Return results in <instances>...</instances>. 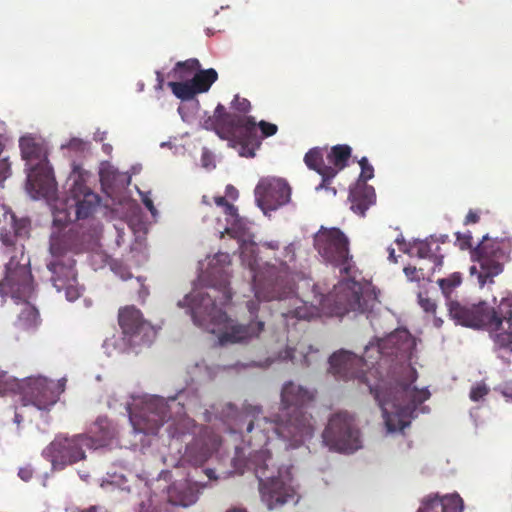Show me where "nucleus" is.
<instances>
[{
	"label": "nucleus",
	"instance_id": "c9c22d12",
	"mask_svg": "<svg viewBox=\"0 0 512 512\" xmlns=\"http://www.w3.org/2000/svg\"><path fill=\"white\" fill-rule=\"evenodd\" d=\"M418 303L425 312L433 314L436 312V302L428 296L427 292H420L418 294Z\"/></svg>",
	"mask_w": 512,
	"mask_h": 512
},
{
	"label": "nucleus",
	"instance_id": "6e6d98bb",
	"mask_svg": "<svg viewBox=\"0 0 512 512\" xmlns=\"http://www.w3.org/2000/svg\"><path fill=\"white\" fill-rule=\"evenodd\" d=\"M215 204L220 207H225L229 202L224 196H218L214 198Z\"/></svg>",
	"mask_w": 512,
	"mask_h": 512
},
{
	"label": "nucleus",
	"instance_id": "864d4df0",
	"mask_svg": "<svg viewBox=\"0 0 512 512\" xmlns=\"http://www.w3.org/2000/svg\"><path fill=\"white\" fill-rule=\"evenodd\" d=\"M224 211L227 215H230V216H235L236 215V212H237V209L236 207L231 204V203H228L225 207H224Z\"/></svg>",
	"mask_w": 512,
	"mask_h": 512
},
{
	"label": "nucleus",
	"instance_id": "de8ad7c7",
	"mask_svg": "<svg viewBox=\"0 0 512 512\" xmlns=\"http://www.w3.org/2000/svg\"><path fill=\"white\" fill-rule=\"evenodd\" d=\"M479 220H480V216H479L478 212L474 211V210H469V212L467 213V215L465 217L464 224L465 225L475 224V223L479 222Z\"/></svg>",
	"mask_w": 512,
	"mask_h": 512
},
{
	"label": "nucleus",
	"instance_id": "774afa93",
	"mask_svg": "<svg viewBox=\"0 0 512 512\" xmlns=\"http://www.w3.org/2000/svg\"><path fill=\"white\" fill-rule=\"evenodd\" d=\"M227 190H229V192H232V190H234V188H233V186H228Z\"/></svg>",
	"mask_w": 512,
	"mask_h": 512
},
{
	"label": "nucleus",
	"instance_id": "4c0bfd02",
	"mask_svg": "<svg viewBox=\"0 0 512 512\" xmlns=\"http://www.w3.org/2000/svg\"><path fill=\"white\" fill-rule=\"evenodd\" d=\"M296 353V348H286V350L284 351V355L282 356V358L284 360H290L292 361L293 363H297L298 362V359L295 355ZM299 362H301V364L303 366H309L311 364L310 360L308 359V356L305 354V355H302V358L299 359Z\"/></svg>",
	"mask_w": 512,
	"mask_h": 512
},
{
	"label": "nucleus",
	"instance_id": "09e8293b",
	"mask_svg": "<svg viewBox=\"0 0 512 512\" xmlns=\"http://www.w3.org/2000/svg\"><path fill=\"white\" fill-rule=\"evenodd\" d=\"M247 309L251 315V317H256L258 310H259V304L257 301L250 300L247 302Z\"/></svg>",
	"mask_w": 512,
	"mask_h": 512
},
{
	"label": "nucleus",
	"instance_id": "052dcab7",
	"mask_svg": "<svg viewBox=\"0 0 512 512\" xmlns=\"http://www.w3.org/2000/svg\"><path fill=\"white\" fill-rule=\"evenodd\" d=\"M185 434H186V432H185V431H183V430H181L180 428H178V427H177V428H176V433H175V434H173V436H177V437H179V436H184Z\"/></svg>",
	"mask_w": 512,
	"mask_h": 512
},
{
	"label": "nucleus",
	"instance_id": "4be33fe9",
	"mask_svg": "<svg viewBox=\"0 0 512 512\" xmlns=\"http://www.w3.org/2000/svg\"><path fill=\"white\" fill-rule=\"evenodd\" d=\"M66 252L64 251L61 255H52L54 259L47 265L52 272L51 280L58 290L71 287L76 282L75 260L66 257Z\"/></svg>",
	"mask_w": 512,
	"mask_h": 512
},
{
	"label": "nucleus",
	"instance_id": "6ab92c4d",
	"mask_svg": "<svg viewBox=\"0 0 512 512\" xmlns=\"http://www.w3.org/2000/svg\"><path fill=\"white\" fill-rule=\"evenodd\" d=\"M27 191L34 199L45 198L50 200L56 194V182L51 168L48 165H35L28 168Z\"/></svg>",
	"mask_w": 512,
	"mask_h": 512
},
{
	"label": "nucleus",
	"instance_id": "8fccbe9b",
	"mask_svg": "<svg viewBox=\"0 0 512 512\" xmlns=\"http://www.w3.org/2000/svg\"><path fill=\"white\" fill-rule=\"evenodd\" d=\"M262 245L263 247L271 250H278L280 247V243L276 240L266 241Z\"/></svg>",
	"mask_w": 512,
	"mask_h": 512
},
{
	"label": "nucleus",
	"instance_id": "412c9836",
	"mask_svg": "<svg viewBox=\"0 0 512 512\" xmlns=\"http://www.w3.org/2000/svg\"><path fill=\"white\" fill-rule=\"evenodd\" d=\"M69 193L70 196L67 203L70 207H75L77 219L88 218L94 212L100 201L99 196L80 178L74 181Z\"/></svg>",
	"mask_w": 512,
	"mask_h": 512
},
{
	"label": "nucleus",
	"instance_id": "c85d7f7f",
	"mask_svg": "<svg viewBox=\"0 0 512 512\" xmlns=\"http://www.w3.org/2000/svg\"><path fill=\"white\" fill-rule=\"evenodd\" d=\"M352 149L349 145L338 144L331 148L326 157L331 168L337 169V173L344 169L351 157Z\"/></svg>",
	"mask_w": 512,
	"mask_h": 512
},
{
	"label": "nucleus",
	"instance_id": "cd10ccee",
	"mask_svg": "<svg viewBox=\"0 0 512 512\" xmlns=\"http://www.w3.org/2000/svg\"><path fill=\"white\" fill-rule=\"evenodd\" d=\"M411 253L422 259H429L433 263L432 271L443 265L444 255L441 247L435 240H418L411 245Z\"/></svg>",
	"mask_w": 512,
	"mask_h": 512
},
{
	"label": "nucleus",
	"instance_id": "9b49d317",
	"mask_svg": "<svg viewBox=\"0 0 512 512\" xmlns=\"http://www.w3.org/2000/svg\"><path fill=\"white\" fill-rule=\"evenodd\" d=\"M512 243L508 238L483 236L482 241L471 251V258L480 266L477 278L481 287L493 283L494 277L503 272L504 264L510 260Z\"/></svg>",
	"mask_w": 512,
	"mask_h": 512
},
{
	"label": "nucleus",
	"instance_id": "393cba45",
	"mask_svg": "<svg viewBox=\"0 0 512 512\" xmlns=\"http://www.w3.org/2000/svg\"><path fill=\"white\" fill-rule=\"evenodd\" d=\"M198 495L197 485L187 479L174 482L167 490L168 501L175 506L188 507L193 505L197 501Z\"/></svg>",
	"mask_w": 512,
	"mask_h": 512
},
{
	"label": "nucleus",
	"instance_id": "6e6552de",
	"mask_svg": "<svg viewBox=\"0 0 512 512\" xmlns=\"http://www.w3.org/2000/svg\"><path fill=\"white\" fill-rule=\"evenodd\" d=\"M275 259L279 266L266 263L257 269L256 260L249 263L253 273V289L258 301L281 300L294 293V279L288 264L296 259L295 245H286L281 255Z\"/></svg>",
	"mask_w": 512,
	"mask_h": 512
},
{
	"label": "nucleus",
	"instance_id": "37998d69",
	"mask_svg": "<svg viewBox=\"0 0 512 512\" xmlns=\"http://www.w3.org/2000/svg\"><path fill=\"white\" fill-rule=\"evenodd\" d=\"M34 474V470L31 465H26L24 467L19 468L18 476L25 482H28L32 479Z\"/></svg>",
	"mask_w": 512,
	"mask_h": 512
},
{
	"label": "nucleus",
	"instance_id": "5701e85b",
	"mask_svg": "<svg viewBox=\"0 0 512 512\" xmlns=\"http://www.w3.org/2000/svg\"><path fill=\"white\" fill-rule=\"evenodd\" d=\"M326 150L320 147L310 149L304 156V162L311 170L316 171L322 176L321 183L315 188L316 191L321 189L331 190L333 195L336 194L335 188H330L331 180L337 175V169L331 168L325 164L324 155Z\"/></svg>",
	"mask_w": 512,
	"mask_h": 512
},
{
	"label": "nucleus",
	"instance_id": "0eeeda50",
	"mask_svg": "<svg viewBox=\"0 0 512 512\" xmlns=\"http://www.w3.org/2000/svg\"><path fill=\"white\" fill-rule=\"evenodd\" d=\"M91 433L95 435L88 433L73 436L57 435L42 451V455L51 462L53 470H63L69 465L86 459V449L102 447L112 438V432L104 420H97Z\"/></svg>",
	"mask_w": 512,
	"mask_h": 512
},
{
	"label": "nucleus",
	"instance_id": "bb28decb",
	"mask_svg": "<svg viewBox=\"0 0 512 512\" xmlns=\"http://www.w3.org/2000/svg\"><path fill=\"white\" fill-rule=\"evenodd\" d=\"M348 199L351 203V210L364 216L365 212L376 201L375 190L367 183H356L354 187L350 188Z\"/></svg>",
	"mask_w": 512,
	"mask_h": 512
},
{
	"label": "nucleus",
	"instance_id": "1a4fd4ad",
	"mask_svg": "<svg viewBox=\"0 0 512 512\" xmlns=\"http://www.w3.org/2000/svg\"><path fill=\"white\" fill-rule=\"evenodd\" d=\"M33 291L29 259L25 263H19L15 257H11L6 264L5 278L0 281V294L2 297L10 295L17 305L21 304L20 313L14 323L19 331L34 330L40 322L38 310L27 301Z\"/></svg>",
	"mask_w": 512,
	"mask_h": 512
},
{
	"label": "nucleus",
	"instance_id": "bf43d9fd",
	"mask_svg": "<svg viewBox=\"0 0 512 512\" xmlns=\"http://www.w3.org/2000/svg\"><path fill=\"white\" fill-rule=\"evenodd\" d=\"M443 324V320L441 318L435 317L434 318V326L437 328H440Z\"/></svg>",
	"mask_w": 512,
	"mask_h": 512
},
{
	"label": "nucleus",
	"instance_id": "f03ea898",
	"mask_svg": "<svg viewBox=\"0 0 512 512\" xmlns=\"http://www.w3.org/2000/svg\"><path fill=\"white\" fill-rule=\"evenodd\" d=\"M313 246L323 260L340 269L347 279L339 281L323 299L322 305L333 316L343 317L347 313L371 312L376 299L362 293V286L353 273L355 264L349 250V240L339 228H321L313 237Z\"/></svg>",
	"mask_w": 512,
	"mask_h": 512
},
{
	"label": "nucleus",
	"instance_id": "473e14b6",
	"mask_svg": "<svg viewBox=\"0 0 512 512\" xmlns=\"http://www.w3.org/2000/svg\"><path fill=\"white\" fill-rule=\"evenodd\" d=\"M173 94L182 101L191 100L197 95V92L193 86L192 81H172L168 83Z\"/></svg>",
	"mask_w": 512,
	"mask_h": 512
},
{
	"label": "nucleus",
	"instance_id": "f8f14e48",
	"mask_svg": "<svg viewBox=\"0 0 512 512\" xmlns=\"http://www.w3.org/2000/svg\"><path fill=\"white\" fill-rule=\"evenodd\" d=\"M134 430L146 435L156 434L171 418L170 405L163 398L152 396L135 400L127 407Z\"/></svg>",
	"mask_w": 512,
	"mask_h": 512
},
{
	"label": "nucleus",
	"instance_id": "9d476101",
	"mask_svg": "<svg viewBox=\"0 0 512 512\" xmlns=\"http://www.w3.org/2000/svg\"><path fill=\"white\" fill-rule=\"evenodd\" d=\"M382 410L386 428L389 432L403 431L410 424V417L418 404L428 399V390H417L410 385H399L396 392L384 391L381 387H370Z\"/></svg>",
	"mask_w": 512,
	"mask_h": 512
},
{
	"label": "nucleus",
	"instance_id": "603ef678",
	"mask_svg": "<svg viewBox=\"0 0 512 512\" xmlns=\"http://www.w3.org/2000/svg\"><path fill=\"white\" fill-rule=\"evenodd\" d=\"M502 393L505 397L512 399V383H506Z\"/></svg>",
	"mask_w": 512,
	"mask_h": 512
},
{
	"label": "nucleus",
	"instance_id": "a19ab883",
	"mask_svg": "<svg viewBox=\"0 0 512 512\" xmlns=\"http://www.w3.org/2000/svg\"><path fill=\"white\" fill-rule=\"evenodd\" d=\"M11 175V163L7 157L0 158V185Z\"/></svg>",
	"mask_w": 512,
	"mask_h": 512
},
{
	"label": "nucleus",
	"instance_id": "b1692460",
	"mask_svg": "<svg viewBox=\"0 0 512 512\" xmlns=\"http://www.w3.org/2000/svg\"><path fill=\"white\" fill-rule=\"evenodd\" d=\"M463 507V500L458 494L443 497L435 494L425 497L417 512H462Z\"/></svg>",
	"mask_w": 512,
	"mask_h": 512
},
{
	"label": "nucleus",
	"instance_id": "680f3d73",
	"mask_svg": "<svg viewBox=\"0 0 512 512\" xmlns=\"http://www.w3.org/2000/svg\"><path fill=\"white\" fill-rule=\"evenodd\" d=\"M227 512H247V511L244 509H241V508H233Z\"/></svg>",
	"mask_w": 512,
	"mask_h": 512
},
{
	"label": "nucleus",
	"instance_id": "dca6fc26",
	"mask_svg": "<svg viewBox=\"0 0 512 512\" xmlns=\"http://www.w3.org/2000/svg\"><path fill=\"white\" fill-rule=\"evenodd\" d=\"M65 389V380L55 383L43 377L28 378L22 386L23 399L40 410H48Z\"/></svg>",
	"mask_w": 512,
	"mask_h": 512
},
{
	"label": "nucleus",
	"instance_id": "58836bf2",
	"mask_svg": "<svg viewBox=\"0 0 512 512\" xmlns=\"http://www.w3.org/2000/svg\"><path fill=\"white\" fill-rule=\"evenodd\" d=\"M489 392V388L485 384H476L471 388L470 391V399L474 402H477L483 399Z\"/></svg>",
	"mask_w": 512,
	"mask_h": 512
},
{
	"label": "nucleus",
	"instance_id": "f257e3e1",
	"mask_svg": "<svg viewBox=\"0 0 512 512\" xmlns=\"http://www.w3.org/2000/svg\"><path fill=\"white\" fill-rule=\"evenodd\" d=\"M314 393L293 382L284 384L281 391L280 413L274 420L263 416L260 406L247 404L241 411L235 405L225 404L221 416L234 421L233 432L242 435L248 446H269L271 436L278 437L296 448L310 440L315 431L313 416L307 411Z\"/></svg>",
	"mask_w": 512,
	"mask_h": 512
},
{
	"label": "nucleus",
	"instance_id": "49530a36",
	"mask_svg": "<svg viewBox=\"0 0 512 512\" xmlns=\"http://www.w3.org/2000/svg\"><path fill=\"white\" fill-rule=\"evenodd\" d=\"M0 239L6 247H11L15 243L16 236L11 233L1 232Z\"/></svg>",
	"mask_w": 512,
	"mask_h": 512
},
{
	"label": "nucleus",
	"instance_id": "79ce46f5",
	"mask_svg": "<svg viewBox=\"0 0 512 512\" xmlns=\"http://www.w3.org/2000/svg\"><path fill=\"white\" fill-rule=\"evenodd\" d=\"M405 275L410 280H420L422 277H424V273L422 272V268L417 269L415 266H407L404 268Z\"/></svg>",
	"mask_w": 512,
	"mask_h": 512
},
{
	"label": "nucleus",
	"instance_id": "7ed1b4c3",
	"mask_svg": "<svg viewBox=\"0 0 512 512\" xmlns=\"http://www.w3.org/2000/svg\"><path fill=\"white\" fill-rule=\"evenodd\" d=\"M449 315L462 326L484 329L493 340V350L504 363L510 364L512 356V297H504L497 307L486 302L463 305L450 303Z\"/></svg>",
	"mask_w": 512,
	"mask_h": 512
},
{
	"label": "nucleus",
	"instance_id": "a878e982",
	"mask_svg": "<svg viewBox=\"0 0 512 512\" xmlns=\"http://www.w3.org/2000/svg\"><path fill=\"white\" fill-rule=\"evenodd\" d=\"M21 156L26 161L28 168L35 165H48L46 150L42 143L38 142L32 136H23L19 140Z\"/></svg>",
	"mask_w": 512,
	"mask_h": 512
},
{
	"label": "nucleus",
	"instance_id": "ea45409f",
	"mask_svg": "<svg viewBox=\"0 0 512 512\" xmlns=\"http://www.w3.org/2000/svg\"><path fill=\"white\" fill-rule=\"evenodd\" d=\"M202 167L211 170L216 167L214 154L206 147L202 149L201 154Z\"/></svg>",
	"mask_w": 512,
	"mask_h": 512
},
{
	"label": "nucleus",
	"instance_id": "39448f33",
	"mask_svg": "<svg viewBox=\"0 0 512 512\" xmlns=\"http://www.w3.org/2000/svg\"><path fill=\"white\" fill-rule=\"evenodd\" d=\"M231 108L235 112H228L219 103L213 115L203 121V128L215 132L220 139L228 141L230 147L238 148L240 156L252 158L260 148V137L257 133L255 118L247 115L251 111V103L237 94L231 102Z\"/></svg>",
	"mask_w": 512,
	"mask_h": 512
},
{
	"label": "nucleus",
	"instance_id": "4d7b16f0",
	"mask_svg": "<svg viewBox=\"0 0 512 512\" xmlns=\"http://www.w3.org/2000/svg\"><path fill=\"white\" fill-rule=\"evenodd\" d=\"M217 261H221V262H228L230 263V256L228 253H219L217 256Z\"/></svg>",
	"mask_w": 512,
	"mask_h": 512
},
{
	"label": "nucleus",
	"instance_id": "a18cd8bd",
	"mask_svg": "<svg viewBox=\"0 0 512 512\" xmlns=\"http://www.w3.org/2000/svg\"><path fill=\"white\" fill-rule=\"evenodd\" d=\"M221 288L222 299L219 301V304L225 305L232 299V293L228 288V282L226 280L221 284Z\"/></svg>",
	"mask_w": 512,
	"mask_h": 512
},
{
	"label": "nucleus",
	"instance_id": "3c124183",
	"mask_svg": "<svg viewBox=\"0 0 512 512\" xmlns=\"http://www.w3.org/2000/svg\"><path fill=\"white\" fill-rule=\"evenodd\" d=\"M143 204L152 214H155L156 209L154 207L153 201L149 197L143 198Z\"/></svg>",
	"mask_w": 512,
	"mask_h": 512
},
{
	"label": "nucleus",
	"instance_id": "20e7f679",
	"mask_svg": "<svg viewBox=\"0 0 512 512\" xmlns=\"http://www.w3.org/2000/svg\"><path fill=\"white\" fill-rule=\"evenodd\" d=\"M178 306L187 307L195 325L217 334L221 345L243 343L258 337L264 330V322L251 320L247 325L233 324L226 312L209 293L193 291L178 302Z\"/></svg>",
	"mask_w": 512,
	"mask_h": 512
},
{
	"label": "nucleus",
	"instance_id": "7c9ffc66",
	"mask_svg": "<svg viewBox=\"0 0 512 512\" xmlns=\"http://www.w3.org/2000/svg\"><path fill=\"white\" fill-rule=\"evenodd\" d=\"M402 337L408 340V333L406 331H397L390 334L385 339L380 340L377 346L379 353L387 355L397 354V352L402 349V347L398 345V341Z\"/></svg>",
	"mask_w": 512,
	"mask_h": 512
},
{
	"label": "nucleus",
	"instance_id": "5fc2aeb1",
	"mask_svg": "<svg viewBox=\"0 0 512 512\" xmlns=\"http://www.w3.org/2000/svg\"><path fill=\"white\" fill-rule=\"evenodd\" d=\"M156 78H157V85L156 89L162 90L164 85V77L163 74L159 71L156 72Z\"/></svg>",
	"mask_w": 512,
	"mask_h": 512
},
{
	"label": "nucleus",
	"instance_id": "e2e57ef3",
	"mask_svg": "<svg viewBox=\"0 0 512 512\" xmlns=\"http://www.w3.org/2000/svg\"><path fill=\"white\" fill-rule=\"evenodd\" d=\"M206 473H207L208 477H209V478H211V474L213 473V471H212V470H210V469H208V470L206 471Z\"/></svg>",
	"mask_w": 512,
	"mask_h": 512
},
{
	"label": "nucleus",
	"instance_id": "c756f323",
	"mask_svg": "<svg viewBox=\"0 0 512 512\" xmlns=\"http://www.w3.org/2000/svg\"><path fill=\"white\" fill-rule=\"evenodd\" d=\"M217 80L218 73L213 68L199 69L191 79L197 94L208 92Z\"/></svg>",
	"mask_w": 512,
	"mask_h": 512
},
{
	"label": "nucleus",
	"instance_id": "13d9d810",
	"mask_svg": "<svg viewBox=\"0 0 512 512\" xmlns=\"http://www.w3.org/2000/svg\"><path fill=\"white\" fill-rule=\"evenodd\" d=\"M388 253H389V260L391 262H396V255H395V249L393 247H389L388 248Z\"/></svg>",
	"mask_w": 512,
	"mask_h": 512
},
{
	"label": "nucleus",
	"instance_id": "e433bc0d",
	"mask_svg": "<svg viewBox=\"0 0 512 512\" xmlns=\"http://www.w3.org/2000/svg\"><path fill=\"white\" fill-rule=\"evenodd\" d=\"M261 131V135L258 134L260 137V143L262 142L263 138L271 137L275 135L278 131V127L276 124L266 122L264 120H261L259 123H257V129Z\"/></svg>",
	"mask_w": 512,
	"mask_h": 512
},
{
	"label": "nucleus",
	"instance_id": "c03bdc74",
	"mask_svg": "<svg viewBox=\"0 0 512 512\" xmlns=\"http://www.w3.org/2000/svg\"><path fill=\"white\" fill-rule=\"evenodd\" d=\"M457 240L461 249H468L472 247V235L470 233L461 235L457 233Z\"/></svg>",
	"mask_w": 512,
	"mask_h": 512
},
{
	"label": "nucleus",
	"instance_id": "423d86ee",
	"mask_svg": "<svg viewBox=\"0 0 512 512\" xmlns=\"http://www.w3.org/2000/svg\"><path fill=\"white\" fill-rule=\"evenodd\" d=\"M246 467L253 470L259 480V493L268 510H278L287 504L296 505L301 499L293 478L288 470L281 468L275 471L272 455L268 446H249Z\"/></svg>",
	"mask_w": 512,
	"mask_h": 512
},
{
	"label": "nucleus",
	"instance_id": "f3484780",
	"mask_svg": "<svg viewBox=\"0 0 512 512\" xmlns=\"http://www.w3.org/2000/svg\"><path fill=\"white\" fill-rule=\"evenodd\" d=\"M258 205L263 211H273L291 199V188L282 179L262 180L255 188Z\"/></svg>",
	"mask_w": 512,
	"mask_h": 512
},
{
	"label": "nucleus",
	"instance_id": "aec40b11",
	"mask_svg": "<svg viewBox=\"0 0 512 512\" xmlns=\"http://www.w3.org/2000/svg\"><path fill=\"white\" fill-rule=\"evenodd\" d=\"M330 372L340 380L359 378L363 374L365 360L356 354L340 350L329 358Z\"/></svg>",
	"mask_w": 512,
	"mask_h": 512
},
{
	"label": "nucleus",
	"instance_id": "4468645a",
	"mask_svg": "<svg viewBox=\"0 0 512 512\" xmlns=\"http://www.w3.org/2000/svg\"><path fill=\"white\" fill-rule=\"evenodd\" d=\"M177 425L186 427L188 433L196 435L186 445L184 454L187 460L195 466L205 463L221 444V437L212 428L199 427L193 419H181Z\"/></svg>",
	"mask_w": 512,
	"mask_h": 512
},
{
	"label": "nucleus",
	"instance_id": "72a5a7b5",
	"mask_svg": "<svg viewBox=\"0 0 512 512\" xmlns=\"http://www.w3.org/2000/svg\"><path fill=\"white\" fill-rule=\"evenodd\" d=\"M437 283L447 300L446 305L449 308L450 303L455 302L451 299V294L453 290L461 284V276L459 273H453L447 278L439 279Z\"/></svg>",
	"mask_w": 512,
	"mask_h": 512
},
{
	"label": "nucleus",
	"instance_id": "f704fd0d",
	"mask_svg": "<svg viewBox=\"0 0 512 512\" xmlns=\"http://www.w3.org/2000/svg\"><path fill=\"white\" fill-rule=\"evenodd\" d=\"M359 165L361 167V173L357 183H366L368 180L374 177V168L371 164H369L366 157H362L359 160Z\"/></svg>",
	"mask_w": 512,
	"mask_h": 512
},
{
	"label": "nucleus",
	"instance_id": "ddd939ff",
	"mask_svg": "<svg viewBox=\"0 0 512 512\" xmlns=\"http://www.w3.org/2000/svg\"><path fill=\"white\" fill-rule=\"evenodd\" d=\"M322 438L326 446L339 452H354L361 447L359 429L353 417L346 412L330 417Z\"/></svg>",
	"mask_w": 512,
	"mask_h": 512
},
{
	"label": "nucleus",
	"instance_id": "2eb2a0df",
	"mask_svg": "<svg viewBox=\"0 0 512 512\" xmlns=\"http://www.w3.org/2000/svg\"><path fill=\"white\" fill-rule=\"evenodd\" d=\"M118 324L125 338L133 345L150 344L156 337L155 328L143 318L142 312L133 305L119 309Z\"/></svg>",
	"mask_w": 512,
	"mask_h": 512
},
{
	"label": "nucleus",
	"instance_id": "2f4dec72",
	"mask_svg": "<svg viewBox=\"0 0 512 512\" xmlns=\"http://www.w3.org/2000/svg\"><path fill=\"white\" fill-rule=\"evenodd\" d=\"M201 68V64L198 59L190 58L185 61H179L173 68V74L175 78L186 79L195 74Z\"/></svg>",
	"mask_w": 512,
	"mask_h": 512
},
{
	"label": "nucleus",
	"instance_id": "338daca9",
	"mask_svg": "<svg viewBox=\"0 0 512 512\" xmlns=\"http://www.w3.org/2000/svg\"><path fill=\"white\" fill-rule=\"evenodd\" d=\"M227 190H229V192H232V190H234V188H233V186H228Z\"/></svg>",
	"mask_w": 512,
	"mask_h": 512
},
{
	"label": "nucleus",
	"instance_id": "a211bd4d",
	"mask_svg": "<svg viewBox=\"0 0 512 512\" xmlns=\"http://www.w3.org/2000/svg\"><path fill=\"white\" fill-rule=\"evenodd\" d=\"M70 222L69 213L66 210L54 213L53 231L50 236V252L52 255H61L64 251L75 248L78 235L72 229L66 230Z\"/></svg>",
	"mask_w": 512,
	"mask_h": 512
},
{
	"label": "nucleus",
	"instance_id": "69168bd1",
	"mask_svg": "<svg viewBox=\"0 0 512 512\" xmlns=\"http://www.w3.org/2000/svg\"><path fill=\"white\" fill-rule=\"evenodd\" d=\"M15 420H16V422H18V423L20 422V418H19V415H18V414H16V415H15Z\"/></svg>",
	"mask_w": 512,
	"mask_h": 512
},
{
	"label": "nucleus",
	"instance_id": "0e129e2a",
	"mask_svg": "<svg viewBox=\"0 0 512 512\" xmlns=\"http://www.w3.org/2000/svg\"><path fill=\"white\" fill-rule=\"evenodd\" d=\"M470 271H471V274H474V273L476 272V267H475V266H472V267H471V269H470Z\"/></svg>",
	"mask_w": 512,
	"mask_h": 512
}]
</instances>
